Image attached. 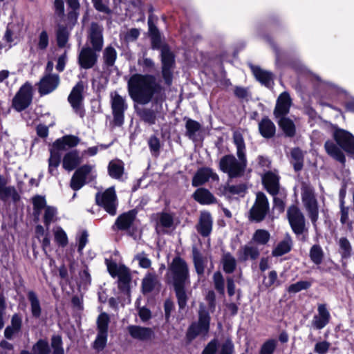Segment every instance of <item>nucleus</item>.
I'll return each mask as SVG.
<instances>
[{
    "label": "nucleus",
    "instance_id": "48",
    "mask_svg": "<svg viewBox=\"0 0 354 354\" xmlns=\"http://www.w3.org/2000/svg\"><path fill=\"white\" fill-rule=\"evenodd\" d=\"M162 67H173L174 59L172 53L167 47L164 46L161 49Z\"/></svg>",
    "mask_w": 354,
    "mask_h": 354
},
{
    "label": "nucleus",
    "instance_id": "22",
    "mask_svg": "<svg viewBox=\"0 0 354 354\" xmlns=\"http://www.w3.org/2000/svg\"><path fill=\"white\" fill-rule=\"evenodd\" d=\"M5 178L0 175V200L7 201L11 199L14 202L19 200V195L15 187L6 186Z\"/></svg>",
    "mask_w": 354,
    "mask_h": 354
},
{
    "label": "nucleus",
    "instance_id": "37",
    "mask_svg": "<svg viewBox=\"0 0 354 354\" xmlns=\"http://www.w3.org/2000/svg\"><path fill=\"white\" fill-rule=\"evenodd\" d=\"M223 270L226 273H232L236 267V261L235 258L230 253H223L221 259Z\"/></svg>",
    "mask_w": 354,
    "mask_h": 354
},
{
    "label": "nucleus",
    "instance_id": "39",
    "mask_svg": "<svg viewBox=\"0 0 354 354\" xmlns=\"http://www.w3.org/2000/svg\"><path fill=\"white\" fill-rule=\"evenodd\" d=\"M224 194L227 196H243L246 192V186L244 184L230 185L227 184L224 187Z\"/></svg>",
    "mask_w": 354,
    "mask_h": 354
},
{
    "label": "nucleus",
    "instance_id": "47",
    "mask_svg": "<svg viewBox=\"0 0 354 354\" xmlns=\"http://www.w3.org/2000/svg\"><path fill=\"white\" fill-rule=\"evenodd\" d=\"M270 234L266 230H257L252 236V240L259 245H266L270 240Z\"/></svg>",
    "mask_w": 354,
    "mask_h": 354
},
{
    "label": "nucleus",
    "instance_id": "52",
    "mask_svg": "<svg viewBox=\"0 0 354 354\" xmlns=\"http://www.w3.org/2000/svg\"><path fill=\"white\" fill-rule=\"evenodd\" d=\"M110 318L107 313H102L97 317V330L108 332Z\"/></svg>",
    "mask_w": 354,
    "mask_h": 354
},
{
    "label": "nucleus",
    "instance_id": "2",
    "mask_svg": "<svg viewBox=\"0 0 354 354\" xmlns=\"http://www.w3.org/2000/svg\"><path fill=\"white\" fill-rule=\"evenodd\" d=\"M233 142L236 149L238 159L234 155H225L219 162L220 169L231 178L243 176L248 164L244 138L239 131L234 132Z\"/></svg>",
    "mask_w": 354,
    "mask_h": 354
},
{
    "label": "nucleus",
    "instance_id": "62",
    "mask_svg": "<svg viewBox=\"0 0 354 354\" xmlns=\"http://www.w3.org/2000/svg\"><path fill=\"white\" fill-rule=\"evenodd\" d=\"M310 286V283L306 281H300L290 285L288 291L290 293H297L302 290H306Z\"/></svg>",
    "mask_w": 354,
    "mask_h": 354
},
{
    "label": "nucleus",
    "instance_id": "50",
    "mask_svg": "<svg viewBox=\"0 0 354 354\" xmlns=\"http://www.w3.org/2000/svg\"><path fill=\"white\" fill-rule=\"evenodd\" d=\"M57 45L59 47H64L66 44L68 39V32L64 26H58L56 32Z\"/></svg>",
    "mask_w": 354,
    "mask_h": 354
},
{
    "label": "nucleus",
    "instance_id": "63",
    "mask_svg": "<svg viewBox=\"0 0 354 354\" xmlns=\"http://www.w3.org/2000/svg\"><path fill=\"white\" fill-rule=\"evenodd\" d=\"M276 342L274 339H268L261 347L260 354H273L276 348Z\"/></svg>",
    "mask_w": 354,
    "mask_h": 354
},
{
    "label": "nucleus",
    "instance_id": "34",
    "mask_svg": "<svg viewBox=\"0 0 354 354\" xmlns=\"http://www.w3.org/2000/svg\"><path fill=\"white\" fill-rule=\"evenodd\" d=\"M156 219V230L158 231L160 227L164 228L171 227L174 224V217L167 212H161L154 215Z\"/></svg>",
    "mask_w": 354,
    "mask_h": 354
},
{
    "label": "nucleus",
    "instance_id": "32",
    "mask_svg": "<svg viewBox=\"0 0 354 354\" xmlns=\"http://www.w3.org/2000/svg\"><path fill=\"white\" fill-rule=\"evenodd\" d=\"M192 257L194 265L197 274L199 275L203 274L204 273L207 262L206 258L202 255L196 247L192 248Z\"/></svg>",
    "mask_w": 354,
    "mask_h": 354
},
{
    "label": "nucleus",
    "instance_id": "23",
    "mask_svg": "<svg viewBox=\"0 0 354 354\" xmlns=\"http://www.w3.org/2000/svg\"><path fill=\"white\" fill-rule=\"evenodd\" d=\"M251 71L255 78L262 84L270 87L273 84V75L271 72L262 69L258 66L250 65Z\"/></svg>",
    "mask_w": 354,
    "mask_h": 354
},
{
    "label": "nucleus",
    "instance_id": "53",
    "mask_svg": "<svg viewBox=\"0 0 354 354\" xmlns=\"http://www.w3.org/2000/svg\"><path fill=\"white\" fill-rule=\"evenodd\" d=\"M201 333H204V331L201 328L196 322H193L189 326L187 333L186 338L189 342L194 340Z\"/></svg>",
    "mask_w": 354,
    "mask_h": 354
},
{
    "label": "nucleus",
    "instance_id": "35",
    "mask_svg": "<svg viewBox=\"0 0 354 354\" xmlns=\"http://www.w3.org/2000/svg\"><path fill=\"white\" fill-rule=\"evenodd\" d=\"M330 318L329 311H319V313L314 316L312 324L316 329H322L328 324Z\"/></svg>",
    "mask_w": 354,
    "mask_h": 354
},
{
    "label": "nucleus",
    "instance_id": "57",
    "mask_svg": "<svg viewBox=\"0 0 354 354\" xmlns=\"http://www.w3.org/2000/svg\"><path fill=\"white\" fill-rule=\"evenodd\" d=\"M213 281L215 289L221 295L225 293V281L220 272H216L213 275Z\"/></svg>",
    "mask_w": 354,
    "mask_h": 354
},
{
    "label": "nucleus",
    "instance_id": "6",
    "mask_svg": "<svg viewBox=\"0 0 354 354\" xmlns=\"http://www.w3.org/2000/svg\"><path fill=\"white\" fill-rule=\"evenodd\" d=\"M301 201L312 223L315 224L318 219V202L314 189L310 185L304 183L301 186Z\"/></svg>",
    "mask_w": 354,
    "mask_h": 354
},
{
    "label": "nucleus",
    "instance_id": "5",
    "mask_svg": "<svg viewBox=\"0 0 354 354\" xmlns=\"http://www.w3.org/2000/svg\"><path fill=\"white\" fill-rule=\"evenodd\" d=\"M109 274L113 277H118V286L119 289L127 297L129 296L131 276L128 268L124 265H118L114 262L106 263Z\"/></svg>",
    "mask_w": 354,
    "mask_h": 354
},
{
    "label": "nucleus",
    "instance_id": "36",
    "mask_svg": "<svg viewBox=\"0 0 354 354\" xmlns=\"http://www.w3.org/2000/svg\"><path fill=\"white\" fill-rule=\"evenodd\" d=\"M277 122L287 136L292 137L295 133V126L293 122L285 116L277 118Z\"/></svg>",
    "mask_w": 354,
    "mask_h": 354
},
{
    "label": "nucleus",
    "instance_id": "45",
    "mask_svg": "<svg viewBox=\"0 0 354 354\" xmlns=\"http://www.w3.org/2000/svg\"><path fill=\"white\" fill-rule=\"evenodd\" d=\"M140 31L138 28H131L120 33V39L128 44L135 41L140 36Z\"/></svg>",
    "mask_w": 354,
    "mask_h": 354
},
{
    "label": "nucleus",
    "instance_id": "55",
    "mask_svg": "<svg viewBox=\"0 0 354 354\" xmlns=\"http://www.w3.org/2000/svg\"><path fill=\"white\" fill-rule=\"evenodd\" d=\"M291 157L295 160L292 164L296 171H299L303 167V154L300 149H293L291 151Z\"/></svg>",
    "mask_w": 354,
    "mask_h": 354
},
{
    "label": "nucleus",
    "instance_id": "33",
    "mask_svg": "<svg viewBox=\"0 0 354 354\" xmlns=\"http://www.w3.org/2000/svg\"><path fill=\"white\" fill-rule=\"evenodd\" d=\"M292 248V240L290 236H286L283 240L277 244L272 251L274 257H281L287 254Z\"/></svg>",
    "mask_w": 354,
    "mask_h": 354
},
{
    "label": "nucleus",
    "instance_id": "13",
    "mask_svg": "<svg viewBox=\"0 0 354 354\" xmlns=\"http://www.w3.org/2000/svg\"><path fill=\"white\" fill-rule=\"evenodd\" d=\"M84 85L83 82L80 81L73 88L68 100L73 107V110L81 116H82V101L84 99L83 91Z\"/></svg>",
    "mask_w": 354,
    "mask_h": 354
},
{
    "label": "nucleus",
    "instance_id": "27",
    "mask_svg": "<svg viewBox=\"0 0 354 354\" xmlns=\"http://www.w3.org/2000/svg\"><path fill=\"white\" fill-rule=\"evenodd\" d=\"M324 147L327 153L330 156L341 163L344 164L346 161L345 156L341 149L333 141H326Z\"/></svg>",
    "mask_w": 354,
    "mask_h": 354
},
{
    "label": "nucleus",
    "instance_id": "26",
    "mask_svg": "<svg viewBox=\"0 0 354 354\" xmlns=\"http://www.w3.org/2000/svg\"><path fill=\"white\" fill-rule=\"evenodd\" d=\"M160 285L158 276L155 272H149L142 281V289L144 294L149 293Z\"/></svg>",
    "mask_w": 354,
    "mask_h": 354
},
{
    "label": "nucleus",
    "instance_id": "1",
    "mask_svg": "<svg viewBox=\"0 0 354 354\" xmlns=\"http://www.w3.org/2000/svg\"><path fill=\"white\" fill-rule=\"evenodd\" d=\"M127 90L131 100L142 105L161 100L164 91L160 80L149 73L132 75L127 81Z\"/></svg>",
    "mask_w": 354,
    "mask_h": 354
},
{
    "label": "nucleus",
    "instance_id": "3",
    "mask_svg": "<svg viewBox=\"0 0 354 354\" xmlns=\"http://www.w3.org/2000/svg\"><path fill=\"white\" fill-rule=\"evenodd\" d=\"M169 283L174 287L179 308L183 309L187 303L185 288L190 284L187 263L180 257H175L167 272Z\"/></svg>",
    "mask_w": 354,
    "mask_h": 354
},
{
    "label": "nucleus",
    "instance_id": "51",
    "mask_svg": "<svg viewBox=\"0 0 354 354\" xmlns=\"http://www.w3.org/2000/svg\"><path fill=\"white\" fill-rule=\"evenodd\" d=\"M323 251L318 245H314L310 250V257L313 263L319 265L322 263L323 259Z\"/></svg>",
    "mask_w": 354,
    "mask_h": 354
},
{
    "label": "nucleus",
    "instance_id": "24",
    "mask_svg": "<svg viewBox=\"0 0 354 354\" xmlns=\"http://www.w3.org/2000/svg\"><path fill=\"white\" fill-rule=\"evenodd\" d=\"M262 180L266 190L271 195L276 196L279 189L278 176L272 172H268L263 176Z\"/></svg>",
    "mask_w": 354,
    "mask_h": 354
},
{
    "label": "nucleus",
    "instance_id": "64",
    "mask_svg": "<svg viewBox=\"0 0 354 354\" xmlns=\"http://www.w3.org/2000/svg\"><path fill=\"white\" fill-rule=\"evenodd\" d=\"M218 348V342L214 338L207 343L201 354H216Z\"/></svg>",
    "mask_w": 354,
    "mask_h": 354
},
{
    "label": "nucleus",
    "instance_id": "11",
    "mask_svg": "<svg viewBox=\"0 0 354 354\" xmlns=\"http://www.w3.org/2000/svg\"><path fill=\"white\" fill-rule=\"evenodd\" d=\"M288 218L293 232L296 234H301L305 227V218L299 209L292 205L287 211Z\"/></svg>",
    "mask_w": 354,
    "mask_h": 354
},
{
    "label": "nucleus",
    "instance_id": "59",
    "mask_svg": "<svg viewBox=\"0 0 354 354\" xmlns=\"http://www.w3.org/2000/svg\"><path fill=\"white\" fill-rule=\"evenodd\" d=\"M340 252L343 258H348L351 254V245L346 238H341L339 241Z\"/></svg>",
    "mask_w": 354,
    "mask_h": 354
},
{
    "label": "nucleus",
    "instance_id": "56",
    "mask_svg": "<svg viewBox=\"0 0 354 354\" xmlns=\"http://www.w3.org/2000/svg\"><path fill=\"white\" fill-rule=\"evenodd\" d=\"M62 344V337L60 335H53L51 338L53 354H64Z\"/></svg>",
    "mask_w": 354,
    "mask_h": 354
},
{
    "label": "nucleus",
    "instance_id": "20",
    "mask_svg": "<svg viewBox=\"0 0 354 354\" xmlns=\"http://www.w3.org/2000/svg\"><path fill=\"white\" fill-rule=\"evenodd\" d=\"M212 218L210 213L202 212L200 215L199 221L196 226L197 231L203 236H208L212 230Z\"/></svg>",
    "mask_w": 354,
    "mask_h": 354
},
{
    "label": "nucleus",
    "instance_id": "38",
    "mask_svg": "<svg viewBox=\"0 0 354 354\" xmlns=\"http://www.w3.org/2000/svg\"><path fill=\"white\" fill-rule=\"evenodd\" d=\"M201 124L198 122L192 119H187L185 128L186 136L192 140H196L197 138V133L201 129Z\"/></svg>",
    "mask_w": 354,
    "mask_h": 354
},
{
    "label": "nucleus",
    "instance_id": "31",
    "mask_svg": "<svg viewBox=\"0 0 354 354\" xmlns=\"http://www.w3.org/2000/svg\"><path fill=\"white\" fill-rule=\"evenodd\" d=\"M136 216L135 210H131L120 215L116 220L115 224L120 230L128 229L134 221Z\"/></svg>",
    "mask_w": 354,
    "mask_h": 354
},
{
    "label": "nucleus",
    "instance_id": "17",
    "mask_svg": "<svg viewBox=\"0 0 354 354\" xmlns=\"http://www.w3.org/2000/svg\"><path fill=\"white\" fill-rule=\"evenodd\" d=\"M292 102L290 95L283 92L279 95L277 100L276 106L274 109V115L276 118L286 116L290 110Z\"/></svg>",
    "mask_w": 354,
    "mask_h": 354
},
{
    "label": "nucleus",
    "instance_id": "28",
    "mask_svg": "<svg viewBox=\"0 0 354 354\" xmlns=\"http://www.w3.org/2000/svg\"><path fill=\"white\" fill-rule=\"evenodd\" d=\"M261 135L266 138L273 137L276 132L274 124L268 118H263L259 123Z\"/></svg>",
    "mask_w": 354,
    "mask_h": 354
},
{
    "label": "nucleus",
    "instance_id": "43",
    "mask_svg": "<svg viewBox=\"0 0 354 354\" xmlns=\"http://www.w3.org/2000/svg\"><path fill=\"white\" fill-rule=\"evenodd\" d=\"M123 164L120 160L111 161L109 165V174L114 178H120L123 174Z\"/></svg>",
    "mask_w": 354,
    "mask_h": 354
},
{
    "label": "nucleus",
    "instance_id": "12",
    "mask_svg": "<svg viewBox=\"0 0 354 354\" xmlns=\"http://www.w3.org/2000/svg\"><path fill=\"white\" fill-rule=\"evenodd\" d=\"M333 137L342 149L354 155V136L350 132L337 129L333 133Z\"/></svg>",
    "mask_w": 354,
    "mask_h": 354
},
{
    "label": "nucleus",
    "instance_id": "60",
    "mask_svg": "<svg viewBox=\"0 0 354 354\" xmlns=\"http://www.w3.org/2000/svg\"><path fill=\"white\" fill-rule=\"evenodd\" d=\"M33 209L35 214L39 215L43 208H46V202L44 197L37 196L32 198Z\"/></svg>",
    "mask_w": 354,
    "mask_h": 354
},
{
    "label": "nucleus",
    "instance_id": "54",
    "mask_svg": "<svg viewBox=\"0 0 354 354\" xmlns=\"http://www.w3.org/2000/svg\"><path fill=\"white\" fill-rule=\"evenodd\" d=\"M57 215V209L52 206H47L45 208L44 222L47 228L52 222L55 220Z\"/></svg>",
    "mask_w": 354,
    "mask_h": 354
},
{
    "label": "nucleus",
    "instance_id": "4",
    "mask_svg": "<svg viewBox=\"0 0 354 354\" xmlns=\"http://www.w3.org/2000/svg\"><path fill=\"white\" fill-rule=\"evenodd\" d=\"M80 139L73 135L64 136L57 139L50 149V157L48 158V172L51 176L58 174L57 167L61 160V151L74 147L78 145Z\"/></svg>",
    "mask_w": 354,
    "mask_h": 354
},
{
    "label": "nucleus",
    "instance_id": "44",
    "mask_svg": "<svg viewBox=\"0 0 354 354\" xmlns=\"http://www.w3.org/2000/svg\"><path fill=\"white\" fill-rule=\"evenodd\" d=\"M138 114L145 122L149 124H153L156 123V115L154 111L150 109H142L138 111Z\"/></svg>",
    "mask_w": 354,
    "mask_h": 354
},
{
    "label": "nucleus",
    "instance_id": "7",
    "mask_svg": "<svg viewBox=\"0 0 354 354\" xmlns=\"http://www.w3.org/2000/svg\"><path fill=\"white\" fill-rule=\"evenodd\" d=\"M32 100V87L30 84H24L12 100V106L17 111L28 108Z\"/></svg>",
    "mask_w": 354,
    "mask_h": 354
},
{
    "label": "nucleus",
    "instance_id": "25",
    "mask_svg": "<svg viewBox=\"0 0 354 354\" xmlns=\"http://www.w3.org/2000/svg\"><path fill=\"white\" fill-rule=\"evenodd\" d=\"M81 162V158L77 150L66 153L62 160V167L64 169L71 171Z\"/></svg>",
    "mask_w": 354,
    "mask_h": 354
},
{
    "label": "nucleus",
    "instance_id": "18",
    "mask_svg": "<svg viewBox=\"0 0 354 354\" xmlns=\"http://www.w3.org/2000/svg\"><path fill=\"white\" fill-rule=\"evenodd\" d=\"M127 330L132 338L142 342L150 340L154 336L152 328L148 327L130 325L127 327Z\"/></svg>",
    "mask_w": 354,
    "mask_h": 354
},
{
    "label": "nucleus",
    "instance_id": "21",
    "mask_svg": "<svg viewBox=\"0 0 354 354\" xmlns=\"http://www.w3.org/2000/svg\"><path fill=\"white\" fill-rule=\"evenodd\" d=\"M210 178L217 180L218 176L209 168H202L197 171L192 180V185L198 187L207 182Z\"/></svg>",
    "mask_w": 354,
    "mask_h": 354
},
{
    "label": "nucleus",
    "instance_id": "15",
    "mask_svg": "<svg viewBox=\"0 0 354 354\" xmlns=\"http://www.w3.org/2000/svg\"><path fill=\"white\" fill-rule=\"evenodd\" d=\"M93 165H84L77 169L71 178V187L75 191L81 189L85 184L86 176L93 171Z\"/></svg>",
    "mask_w": 354,
    "mask_h": 354
},
{
    "label": "nucleus",
    "instance_id": "42",
    "mask_svg": "<svg viewBox=\"0 0 354 354\" xmlns=\"http://www.w3.org/2000/svg\"><path fill=\"white\" fill-rule=\"evenodd\" d=\"M32 351L34 354H50V348L48 341L39 339L32 346Z\"/></svg>",
    "mask_w": 354,
    "mask_h": 354
},
{
    "label": "nucleus",
    "instance_id": "9",
    "mask_svg": "<svg viewBox=\"0 0 354 354\" xmlns=\"http://www.w3.org/2000/svg\"><path fill=\"white\" fill-rule=\"evenodd\" d=\"M268 211L269 203L266 196L262 192H258L254 204L250 211V218L257 222L261 221Z\"/></svg>",
    "mask_w": 354,
    "mask_h": 354
},
{
    "label": "nucleus",
    "instance_id": "40",
    "mask_svg": "<svg viewBox=\"0 0 354 354\" xmlns=\"http://www.w3.org/2000/svg\"><path fill=\"white\" fill-rule=\"evenodd\" d=\"M138 65L142 68L143 72L152 73L156 70V64L153 59L146 57V53L138 58Z\"/></svg>",
    "mask_w": 354,
    "mask_h": 354
},
{
    "label": "nucleus",
    "instance_id": "14",
    "mask_svg": "<svg viewBox=\"0 0 354 354\" xmlns=\"http://www.w3.org/2000/svg\"><path fill=\"white\" fill-rule=\"evenodd\" d=\"M60 82L57 74H44L38 83V91L41 95H47L54 91Z\"/></svg>",
    "mask_w": 354,
    "mask_h": 354
},
{
    "label": "nucleus",
    "instance_id": "8",
    "mask_svg": "<svg viewBox=\"0 0 354 354\" xmlns=\"http://www.w3.org/2000/svg\"><path fill=\"white\" fill-rule=\"evenodd\" d=\"M111 104L115 125L121 126L124 122V113L127 109L125 98L116 91L111 93Z\"/></svg>",
    "mask_w": 354,
    "mask_h": 354
},
{
    "label": "nucleus",
    "instance_id": "58",
    "mask_svg": "<svg viewBox=\"0 0 354 354\" xmlns=\"http://www.w3.org/2000/svg\"><path fill=\"white\" fill-rule=\"evenodd\" d=\"M55 241L61 246L64 247L68 243V237L66 232L60 227H57L54 230Z\"/></svg>",
    "mask_w": 354,
    "mask_h": 354
},
{
    "label": "nucleus",
    "instance_id": "19",
    "mask_svg": "<svg viewBox=\"0 0 354 354\" xmlns=\"http://www.w3.org/2000/svg\"><path fill=\"white\" fill-rule=\"evenodd\" d=\"M89 39L93 48L99 52L103 46L102 28L97 24L93 23L89 30Z\"/></svg>",
    "mask_w": 354,
    "mask_h": 354
},
{
    "label": "nucleus",
    "instance_id": "41",
    "mask_svg": "<svg viewBox=\"0 0 354 354\" xmlns=\"http://www.w3.org/2000/svg\"><path fill=\"white\" fill-rule=\"evenodd\" d=\"M108 332L97 330V336L93 343V348L97 351H103L107 343Z\"/></svg>",
    "mask_w": 354,
    "mask_h": 354
},
{
    "label": "nucleus",
    "instance_id": "16",
    "mask_svg": "<svg viewBox=\"0 0 354 354\" xmlns=\"http://www.w3.org/2000/svg\"><path fill=\"white\" fill-rule=\"evenodd\" d=\"M97 55L96 50L90 47H84L80 52L78 62L84 69L91 68L97 62Z\"/></svg>",
    "mask_w": 354,
    "mask_h": 354
},
{
    "label": "nucleus",
    "instance_id": "46",
    "mask_svg": "<svg viewBox=\"0 0 354 354\" xmlns=\"http://www.w3.org/2000/svg\"><path fill=\"white\" fill-rule=\"evenodd\" d=\"M199 318L196 324L202 328L204 333H208L209 330L210 317L209 311H198Z\"/></svg>",
    "mask_w": 354,
    "mask_h": 354
},
{
    "label": "nucleus",
    "instance_id": "49",
    "mask_svg": "<svg viewBox=\"0 0 354 354\" xmlns=\"http://www.w3.org/2000/svg\"><path fill=\"white\" fill-rule=\"evenodd\" d=\"M50 43L49 34L46 30H43L38 35L37 47L40 50H46Z\"/></svg>",
    "mask_w": 354,
    "mask_h": 354
},
{
    "label": "nucleus",
    "instance_id": "30",
    "mask_svg": "<svg viewBox=\"0 0 354 354\" xmlns=\"http://www.w3.org/2000/svg\"><path fill=\"white\" fill-rule=\"evenodd\" d=\"M238 255L241 261H246L249 259L254 260L259 256V251L256 246L246 245L239 250Z\"/></svg>",
    "mask_w": 354,
    "mask_h": 354
},
{
    "label": "nucleus",
    "instance_id": "29",
    "mask_svg": "<svg viewBox=\"0 0 354 354\" xmlns=\"http://www.w3.org/2000/svg\"><path fill=\"white\" fill-rule=\"evenodd\" d=\"M194 198L201 204L209 205L216 203V198L212 194L204 188L198 189L193 194Z\"/></svg>",
    "mask_w": 354,
    "mask_h": 354
},
{
    "label": "nucleus",
    "instance_id": "10",
    "mask_svg": "<svg viewBox=\"0 0 354 354\" xmlns=\"http://www.w3.org/2000/svg\"><path fill=\"white\" fill-rule=\"evenodd\" d=\"M95 198L97 203L102 206L109 214H116L117 198L113 187L108 188L102 194H97Z\"/></svg>",
    "mask_w": 354,
    "mask_h": 354
},
{
    "label": "nucleus",
    "instance_id": "61",
    "mask_svg": "<svg viewBox=\"0 0 354 354\" xmlns=\"http://www.w3.org/2000/svg\"><path fill=\"white\" fill-rule=\"evenodd\" d=\"M116 51L113 47H107L104 52V59L106 64L112 66L116 59Z\"/></svg>",
    "mask_w": 354,
    "mask_h": 354
}]
</instances>
